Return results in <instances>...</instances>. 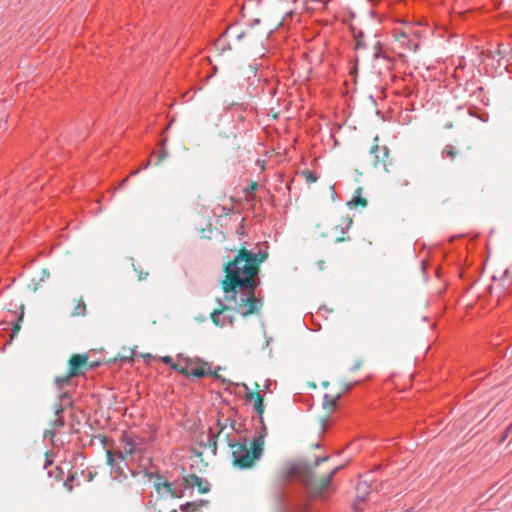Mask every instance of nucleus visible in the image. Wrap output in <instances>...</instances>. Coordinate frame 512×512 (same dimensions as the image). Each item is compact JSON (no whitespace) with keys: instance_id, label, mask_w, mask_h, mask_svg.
Here are the masks:
<instances>
[{"instance_id":"f8f14e48","label":"nucleus","mask_w":512,"mask_h":512,"mask_svg":"<svg viewBox=\"0 0 512 512\" xmlns=\"http://www.w3.org/2000/svg\"><path fill=\"white\" fill-rule=\"evenodd\" d=\"M246 398L248 401H254V408L257 414L261 417L264 412L263 397L259 393L247 392Z\"/></svg>"},{"instance_id":"c85d7f7f","label":"nucleus","mask_w":512,"mask_h":512,"mask_svg":"<svg viewBox=\"0 0 512 512\" xmlns=\"http://www.w3.org/2000/svg\"><path fill=\"white\" fill-rule=\"evenodd\" d=\"M19 329H20L19 324H16V325L14 326L13 332L15 333V332H16V331H18Z\"/></svg>"},{"instance_id":"5701e85b","label":"nucleus","mask_w":512,"mask_h":512,"mask_svg":"<svg viewBox=\"0 0 512 512\" xmlns=\"http://www.w3.org/2000/svg\"><path fill=\"white\" fill-rule=\"evenodd\" d=\"M164 363L169 364L172 368V364H175L170 356L162 357L161 359Z\"/></svg>"},{"instance_id":"7ed1b4c3","label":"nucleus","mask_w":512,"mask_h":512,"mask_svg":"<svg viewBox=\"0 0 512 512\" xmlns=\"http://www.w3.org/2000/svg\"><path fill=\"white\" fill-rule=\"evenodd\" d=\"M329 459L328 456L317 457L312 465H288L282 472V477L285 479L296 478L300 480L306 487L307 493L313 499H324L331 492V480L334 475L342 468L337 465L331 468L327 474L317 478L314 469L317 468L322 462Z\"/></svg>"},{"instance_id":"f3484780","label":"nucleus","mask_w":512,"mask_h":512,"mask_svg":"<svg viewBox=\"0 0 512 512\" xmlns=\"http://www.w3.org/2000/svg\"><path fill=\"white\" fill-rule=\"evenodd\" d=\"M86 314V305L82 299L78 301L76 306L74 307V311L72 316H84Z\"/></svg>"},{"instance_id":"e433bc0d","label":"nucleus","mask_w":512,"mask_h":512,"mask_svg":"<svg viewBox=\"0 0 512 512\" xmlns=\"http://www.w3.org/2000/svg\"><path fill=\"white\" fill-rule=\"evenodd\" d=\"M231 32H232L231 29H229V30H227L226 34L229 35V34H231Z\"/></svg>"},{"instance_id":"ddd939ff","label":"nucleus","mask_w":512,"mask_h":512,"mask_svg":"<svg viewBox=\"0 0 512 512\" xmlns=\"http://www.w3.org/2000/svg\"><path fill=\"white\" fill-rule=\"evenodd\" d=\"M211 319L215 325L221 327L225 326L226 324L232 325L233 323L232 317L223 316V310H214L211 313Z\"/></svg>"},{"instance_id":"0eeeda50","label":"nucleus","mask_w":512,"mask_h":512,"mask_svg":"<svg viewBox=\"0 0 512 512\" xmlns=\"http://www.w3.org/2000/svg\"><path fill=\"white\" fill-rule=\"evenodd\" d=\"M492 280L493 283L489 286L490 295L495 297L496 301L499 302L500 297L508 293L512 287V274L510 270L506 268L500 278L493 276Z\"/></svg>"},{"instance_id":"4468645a","label":"nucleus","mask_w":512,"mask_h":512,"mask_svg":"<svg viewBox=\"0 0 512 512\" xmlns=\"http://www.w3.org/2000/svg\"><path fill=\"white\" fill-rule=\"evenodd\" d=\"M370 153L375 157V165H377L380 161H384V159L388 157L387 147H379L377 144L371 148Z\"/></svg>"},{"instance_id":"c756f323","label":"nucleus","mask_w":512,"mask_h":512,"mask_svg":"<svg viewBox=\"0 0 512 512\" xmlns=\"http://www.w3.org/2000/svg\"><path fill=\"white\" fill-rule=\"evenodd\" d=\"M151 163V160H149L141 169H146Z\"/></svg>"},{"instance_id":"2eb2a0df","label":"nucleus","mask_w":512,"mask_h":512,"mask_svg":"<svg viewBox=\"0 0 512 512\" xmlns=\"http://www.w3.org/2000/svg\"><path fill=\"white\" fill-rule=\"evenodd\" d=\"M350 208H355L358 205L366 207L367 201L361 196V188L356 190V195L347 203Z\"/></svg>"},{"instance_id":"1a4fd4ad","label":"nucleus","mask_w":512,"mask_h":512,"mask_svg":"<svg viewBox=\"0 0 512 512\" xmlns=\"http://www.w3.org/2000/svg\"><path fill=\"white\" fill-rule=\"evenodd\" d=\"M88 356L86 354H74L69 361V370L71 375H81L87 365Z\"/></svg>"},{"instance_id":"72a5a7b5","label":"nucleus","mask_w":512,"mask_h":512,"mask_svg":"<svg viewBox=\"0 0 512 512\" xmlns=\"http://www.w3.org/2000/svg\"><path fill=\"white\" fill-rule=\"evenodd\" d=\"M218 425L220 426V430H219V433L224 429L223 426H221L220 422H218Z\"/></svg>"},{"instance_id":"4be33fe9","label":"nucleus","mask_w":512,"mask_h":512,"mask_svg":"<svg viewBox=\"0 0 512 512\" xmlns=\"http://www.w3.org/2000/svg\"><path fill=\"white\" fill-rule=\"evenodd\" d=\"M510 434H512V423L507 427V429L503 433L502 437L500 438V442H504Z\"/></svg>"},{"instance_id":"7c9ffc66","label":"nucleus","mask_w":512,"mask_h":512,"mask_svg":"<svg viewBox=\"0 0 512 512\" xmlns=\"http://www.w3.org/2000/svg\"><path fill=\"white\" fill-rule=\"evenodd\" d=\"M47 433L51 434V436L53 437V436L56 434V430H53V431H47Z\"/></svg>"},{"instance_id":"aec40b11","label":"nucleus","mask_w":512,"mask_h":512,"mask_svg":"<svg viewBox=\"0 0 512 512\" xmlns=\"http://www.w3.org/2000/svg\"><path fill=\"white\" fill-rule=\"evenodd\" d=\"M456 156V152H455V149L452 145H446V147L443 149L442 151V157L443 158H450V159H454Z\"/></svg>"},{"instance_id":"20e7f679","label":"nucleus","mask_w":512,"mask_h":512,"mask_svg":"<svg viewBox=\"0 0 512 512\" xmlns=\"http://www.w3.org/2000/svg\"><path fill=\"white\" fill-rule=\"evenodd\" d=\"M423 32L420 23L403 22L393 29V50L402 61H407L408 54L414 53Z\"/></svg>"},{"instance_id":"393cba45","label":"nucleus","mask_w":512,"mask_h":512,"mask_svg":"<svg viewBox=\"0 0 512 512\" xmlns=\"http://www.w3.org/2000/svg\"><path fill=\"white\" fill-rule=\"evenodd\" d=\"M372 56L374 58H378V56H379V50H378V48L376 46L373 48Z\"/></svg>"},{"instance_id":"f257e3e1","label":"nucleus","mask_w":512,"mask_h":512,"mask_svg":"<svg viewBox=\"0 0 512 512\" xmlns=\"http://www.w3.org/2000/svg\"><path fill=\"white\" fill-rule=\"evenodd\" d=\"M265 258L266 254H256L242 249L234 261L226 266L222 289L227 305L223 309L232 308L242 316L260 310L262 303L255 297V289L259 285V263Z\"/></svg>"},{"instance_id":"4c0bfd02","label":"nucleus","mask_w":512,"mask_h":512,"mask_svg":"<svg viewBox=\"0 0 512 512\" xmlns=\"http://www.w3.org/2000/svg\"><path fill=\"white\" fill-rule=\"evenodd\" d=\"M296 510H301V509H304L303 507H296L295 508Z\"/></svg>"},{"instance_id":"b1692460","label":"nucleus","mask_w":512,"mask_h":512,"mask_svg":"<svg viewBox=\"0 0 512 512\" xmlns=\"http://www.w3.org/2000/svg\"><path fill=\"white\" fill-rule=\"evenodd\" d=\"M399 185L402 186V187H406L409 185V181L407 179H400L399 180Z\"/></svg>"},{"instance_id":"f03ea898","label":"nucleus","mask_w":512,"mask_h":512,"mask_svg":"<svg viewBox=\"0 0 512 512\" xmlns=\"http://www.w3.org/2000/svg\"><path fill=\"white\" fill-rule=\"evenodd\" d=\"M119 448L117 451L107 450V462L114 470L117 476L126 477L124 468L128 463H135L140 468L146 469L151 462L148 452V442L144 437H141L133 432H123L119 440Z\"/></svg>"},{"instance_id":"f704fd0d","label":"nucleus","mask_w":512,"mask_h":512,"mask_svg":"<svg viewBox=\"0 0 512 512\" xmlns=\"http://www.w3.org/2000/svg\"><path fill=\"white\" fill-rule=\"evenodd\" d=\"M127 182V179H124L122 182H121V186H123L125 183Z\"/></svg>"},{"instance_id":"39448f33","label":"nucleus","mask_w":512,"mask_h":512,"mask_svg":"<svg viewBox=\"0 0 512 512\" xmlns=\"http://www.w3.org/2000/svg\"><path fill=\"white\" fill-rule=\"evenodd\" d=\"M232 450L233 464L240 469L251 468L263 454L264 440L257 437L252 441L244 439L229 443Z\"/></svg>"},{"instance_id":"412c9836","label":"nucleus","mask_w":512,"mask_h":512,"mask_svg":"<svg viewBox=\"0 0 512 512\" xmlns=\"http://www.w3.org/2000/svg\"><path fill=\"white\" fill-rule=\"evenodd\" d=\"M155 157H157V161L155 162L156 165L160 164L164 159L167 158L168 156V152L162 148L159 153L156 155H154Z\"/></svg>"},{"instance_id":"a878e982","label":"nucleus","mask_w":512,"mask_h":512,"mask_svg":"<svg viewBox=\"0 0 512 512\" xmlns=\"http://www.w3.org/2000/svg\"><path fill=\"white\" fill-rule=\"evenodd\" d=\"M351 222H352V221H351V219H349V218H346V219L344 220L345 228H346V229H348V228L350 227Z\"/></svg>"},{"instance_id":"423d86ee","label":"nucleus","mask_w":512,"mask_h":512,"mask_svg":"<svg viewBox=\"0 0 512 512\" xmlns=\"http://www.w3.org/2000/svg\"><path fill=\"white\" fill-rule=\"evenodd\" d=\"M172 369L188 377L202 378L210 375L214 378L219 377L217 373L211 371V367L207 362L188 357L179 356L175 364H172Z\"/></svg>"},{"instance_id":"cd10ccee","label":"nucleus","mask_w":512,"mask_h":512,"mask_svg":"<svg viewBox=\"0 0 512 512\" xmlns=\"http://www.w3.org/2000/svg\"><path fill=\"white\" fill-rule=\"evenodd\" d=\"M465 66H456L454 70V74L456 75L459 69L464 68Z\"/></svg>"},{"instance_id":"6ab92c4d","label":"nucleus","mask_w":512,"mask_h":512,"mask_svg":"<svg viewBox=\"0 0 512 512\" xmlns=\"http://www.w3.org/2000/svg\"><path fill=\"white\" fill-rule=\"evenodd\" d=\"M355 49L357 53L355 58V64H359L360 61H364L362 54L365 52V49L359 40L357 41Z\"/></svg>"},{"instance_id":"473e14b6","label":"nucleus","mask_w":512,"mask_h":512,"mask_svg":"<svg viewBox=\"0 0 512 512\" xmlns=\"http://www.w3.org/2000/svg\"><path fill=\"white\" fill-rule=\"evenodd\" d=\"M139 171H140V169H137V170L133 171V172L131 173V175H132V176H134V175L138 174V173H139Z\"/></svg>"},{"instance_id":"dca6fc26","label":"nucleus","mask_w":512,"mask_h":512,"mask_svg":"<svg viewBox=\"0 0 512 512\" xmlns=\"http://www.w3.org/2000/svg\"><path fill=\"white\" fill-rule=\"evenodd\" d=\"M76 375H71V371L69 370V373L63 377H57L55 382L59 389H62L63 387L69 385L70 379L72 377H75Z\"/></svg>"},{"instance_id":"9d476101","label":"nucleus","mask_w":512,"mask_h":512,"mask_svg":"<svg viewBox=\"0 0 512 512\" xmlns=\"http://www.w3.org/2000/svg\"><path fill=\"white\" fill-rule=\"evenodd\" d=\"M185 482L187 486L191 488H197L200 493H206L210 490V484L207 480L197 476V475H189L185 477Z\"/></svg>"},{"instance_id":"c9c22d12","label":"nucleus","mask_w":512,"mask_h":512,"mask_svg":"<svg viewBox=\"0 0 512 512\" xmlns=\"http://www.w3.org/2000/svg\"><path fill=\"white\" fill-rule=\"evenodd\" d=\"M331 405L334 406L335 405V399H332L331 400Z\"/></svg>"},{"instance_id":"a211bd4d","label":"nucleus","mask_w":512,"mask_h":512,"mask_svg":"<svg viewBox=\"0 0 512 512\" xmlns=\"http://www.w3.org/2000/svg\"><path fill=\"white\" fill-rule=\"evenodd\" d=\"M62 407L57 406L55 410V420H54V426L56 427H62L64 425V419L62 416Z\"/></svg>"},{"instance_id":"6e6552de","label":"nucleus","mask_w":512,"mask_h":512,"mask_svg":"<svg viewBox=\"0 0 512 512\" xmlns=\"http://www.w3.org/2000/svg\"><path fill=\"white\" fill-rule=\"evenodd\" d=\"M154 488L156 491V494L160 498H177L180 497L179 491L173 487V485L165 480H163L161 477H157L156 481L154 482Z\"/></svg>"},{"instance_id":"9b49d317","label":"nucleus","mask_w":512,"mask_h":512,"mask_svg":"<svg viewBox=\"0 0 512 512\" xmlns=\"http://www.w3.org/2000/svg\"><path fill=\"white\" fill-rule=\"evenodd\" d=\"M356 490H357V496H356V500L354 503V507L356 510H359L361 503H363L365 501V497L369 493V491H368L369 486L367 485L366 482H360V483H358Z\"/></svg>"},{"instance_id":"2f4dec72","label":"nucleus","mask_w":512,"mask_h":512,"mask_svg":"<svg viewBox=\"0 0 512 512\" xmlns=\"http://www.w3.org/2000/svg\"><path fill=\"white\" fill-rule=\"evenodd\" d=\"M356 70H357V66H356V65H353V66H352V71H351V73L356 72Z\"/></svg>"},{"instance_id":"bb28decb","label":"nucleus","mask_w":512,"mask_h":512,"mask_svg":"<svg viewBox=\"0 0 512 512\" xmlns=\"http://www.w3.org/2000/svg\"><path fill=\"white\" fill-rule=\"evenodd\" d=\"M216 70H217V67H216V66H214V70H213V72H212L211 74H209L208 76H206V81H207L209 78L213 77V75L215 74Z\"/></svg>"}]
</instances>
